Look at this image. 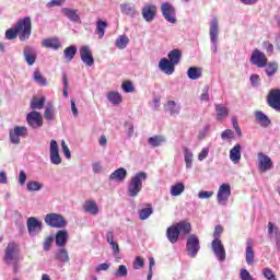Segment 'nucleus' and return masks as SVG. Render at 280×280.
<instances>
[{
	"label": "nucleus",
	"mask_w": 280,
	"mask_h": 280,
	"mask_svg": "<svg viewBox=\"0 0 280 280\" xmlns=\"http://www.w3.org/2000/svg\"><path fill=\"white\" fill-rule=\"evenodd\" d=\"M16 36L20 37V40L24 42L32 36V19L30 18H24L20 20L14 28H9L5 32V38L7 40H14Z\"/></svg>",
	"instance_id": "obj_1"
},
{
	"label": "nucleus",
	"mask_w": 280,
	"mask_h": 280,
	"mask_svg": "<svg viewBox=\"0 0 280 280\" xmlns=\"http://www.w3.org/2000/svg\"><path fill=\"white\" fill-rule=\"evenodd\" d=\"M148 180V173L138 172L132 176L129 180L127 187V194L129 198H137L139 194H141V189H143V183Z\"/></svg>",
	"instance_id": "obj_2"
},
{
	"label": "nucleus",
	"mask_w": 280,
	"mask_h": 280,
	"mask_svg": "<svg viewBox=\"0 0 280 280\" xmlns=\"http://www.w3.org/2000/svg\"><path fill=\"white\" fill-rule=\"evenodd\" d=\"M209 36L212 54H218V36H220V22L218 16H214L209 23Z\"/></svg>",
	"instance_id": "obj_3"
},
{
	"label": "nucleus",
	"mask_w": 280,
	"mask_h": 280,
	"mask_svg": "<svg viewBox=\"0 0 280 280\" xmlns=\"http://www.w3.org/2000/svg\"><path fill=\"white\" fill-rule=\"evenodd\" d=\"M44 221L50 229H65L67 226V220L59 213H48L45 215Z\"/></svg>",
	"instance_id": "obj_4"
},
{
	"label": "nucleus",
	"mask_w": 280,
	"mask_h": 280,
	"mask_svg": "<svg viewBox=\"0 0 280 280\" xmlns=\"http://www.w3.org/2000/svg\"><path fill=\"white\" fill-rule=\"evenodd\" d=\"M19 255L21 250L19 249V244L10 242L4 248L3 261L4 264H12V261H19Z\"/></svg>",
	"instance_id": "obj_5"
},
{
	"label": "nucleus",
	"mask_w": 280,
	"mask_h": 280,
	"mask_svg": "<svg viewBox=\"0 0 280 280\" xmlns=\"http://www.w3.org/2000/svg\"><path fill=\"white\" fill-rule=\"evenodd\" d=\"M186 250L188 254V257H191L195 259V257H198V253L200 250V240L196 234H190L186 242Z\"/></svg>",
	"instance_id": "obj_6"
},
{
	"label": "nucleus",
	"mask_w": 280,
	"mask_h": 280,
	"mask_svg": "<svg viewBox=\"0 0 280 280\" xmlns=\"http://www.w3.org/2000/svg\"><path fill=\"white\" fill-rule=\"evenodd\" d=\"M26 229L31 237H36L43 233V221L35 217H30L26 221Z\"/></svg>",
	"instance_id": "obj_7"
},
{
	"label": "nucleus",
	"mask_w": 280,
	"mask_h": 280,
	"mask_svg": "<svg viewBox=\"0 0 280 280\" xmlns=\"http://www.w3.org/2000/svg\"><path fill=\"white\" fill-rule=\"evenodd\" d=\"M231 198V185L223 183L217 194V202L220 207H226L229 199Z\"/></svg>",
	"instance_id": "obj_8"
},
{
	"label": "nucleus",
	"mask_w": 280,
	"mask_h": 280,
	"mask_svg": "<svg viewBox=\"0 0 280 280\" xmlns=\"http://www.w3.org/2000/svg\"><path fill=\"white\" fill-rule=\"evenodd\" d=\"M249 62L258 69H264L266 65H268V57H266V54H264L261 50L256 48L250 55Z\"/></svg>",
	"instance_id": "obj_9"
},
{
	"label": "nucleus",
	"mask_w": 280,
	"mask_h": 280,
	"mask_svg": "<svg viewBox=\"0 0 280 280\" xmlns=\"http://www.w3.org/2000/svg\"><path fill=\"white\" fill-rule=\"evenodd\" d=\"M26 124L32 128L33 130H38V128H43V114L32 110L26 115Z\"/></svg>",
	"instance_id": "obj_10"
},
{
	"label": "nucleus",
	"mask_w": 280,
	"mask_h": 280,
	"mask_svg": "<svg viewBox=\"0 0 280 280\" xmlns=\"http://www.w3.org/2000/svg\"><path fill=\"white\" fill-rule=\"evenodd\" d=\"M161 12L167 23H172L173 25L176 23V9L170 2L162 3Z\"/></svg>",
	"instance_id": "obj_11"
},
{
	"label": "nucleus",
	"mask_w": 280,
	"mask_h": 280,
	"mask_svg": "<svg viewBox=\"0 0 280 280\" xmlns=\"http://www.w3.org/2000/svg\"><path fill=\"white\" fill-rule=\"evenodd\" d=\"M79 54L83 65L86 67H93V65H95V59L93 58V50H91V46H81Z\"/></svg>",
	"instance_id": "obj_12"
},
{
	"label": "nucleus",
	"mask_w": 280,
	"mask_h": 280,
	"mask_svg": "<svg viewBox=\"0 0 280 280\" xmlns=\"http://www.w3.org/2000/svg\"><path fill=\"white\" fill-rule=\"evenodd\" d=\"M49 154H50V163L52 165H60V163H62V158L60 156V147L58 145V141L50 140Z\"/></svg>",
	"instance_id": "obj_13"
},
{
	"label": "nucleus",
	"mask_w": 280,
	"mask_h": 280,
	"mask_svg": "<svg viewBox=\"0 0 280 280\" xmlns=\"http://www.w3.org/2000/svg\"><path fill=\"white\" fill-rule=\"evenodd\" d=\"M211 248L213 250L214 257H217L219 261L226 260V249H224V245L222 244L221 240H213L211 243Z\"/></svg>",
	"instance_id": "obj_14"
},
{
	"label": "nucleus",
	"mask_w": 280,
	"mask_h": 280,
	"mask_svg": "<svg viewBox=\"0 0 280 280\" xmlns=\"http://www.w3.org/2000/svg\"><path fill=\"white\" fill-rule=\"evenodd\" d=\"M267 103L270 108H273L275 110H279L280 113V90L273 89L270 90V92L267 95Z\"/></svg>",
	"instance_id": "obj_15"
},
{
	"label": "nucleus",
	"mask_w": 280,
	"mask_h": 280,
	"mask_svg": "<svg viewBox=\"0 0 280 280\" xmlns=\"http://www.w3.org/2000/svg\"><path fill=\"white\" fill-rule=\"evenodd\" d=\"M258 170L261 174L272 170V159L264 154V152L258 153Z\"/></svg>",
	"instance_id": "obj_16"
},
{
	"label": "nucleus",
	"mask_w": 280,
	"mask_h": 280,
	"mask_svg": "<svg viewBox=\"0 0 280 280\" xmlns=\"http://www.w3.org/2000/svg\"><path fill=\"white\" fill-rule=\"evenodd\" d=\"M159 69L160 71H162V73H165L166 75H172L174 71H176V66L167 58H162L159 61Z\"/></svg>",
	"instance_id": "obj_17"
},
{
	"label": "nucleus",
	"mask_w": 280,
	"mask_h": 280,
	"mask_svg": "<svg viewBox=\"0 0 280 280\" xmlns=\"http://www.w3.org/2000/svg\"><path fill=\"white\" fill-rule=\"evenodd\" d=\"M69 242V232L67 230H59L55 235V244L57 248H65Z\"/></svg>",
	"instance_id": "obj_18"
},
{
	"label": "nucleus",
	"mask_w": 280,
	"mask_h": 280,
	"mask_svg": "<svg viewBox=\"0 0 280 280\" xmlns=\"http://www.w3.org/2000/svg\"><path fill=\"white\" fill-rule=\"evenodd\" d=\"M142 16L147 23H152L156 16V7L154 4H147L142 9Z\"/></svg>",
	"instance_id": "obj_19"
},
{
	"label": "nucleus",
	"mask_w": 280,
	"mask_h": 280,
	"mask_svg": "<svg viewBox=\"0 0 280 280\" xmlns=\"http://www.w3.org/2000/svg\"><path fill=\"white\" fill-rule=\"evenodd\" d=\"M121 14L129 16V19H136L139 14L137 7L132 3H122L120 4Z\"/></svg>",
	"instance_id": "obj_20"
},
{
	"label": "nucleus",
	"mask_w": 280,
	"mask_h": 280,
	"mask_svg": "<svg viewBox=\"0 0 280 280\" xmlns=\"http://www.w3.org/2000/svg\"><path fill=\"white\" fill-rule=\"evenodd\" d=\"M83 211L90 213V215H97L100 213V207L95 200L89 199L83 203Z\"/></svg>",
	"instance_id": "obj_21"
},
{
	"label": "nucleus",
	"mask_w": 280,
	"mask_h": 280,
	"mask_svg": "<svg viewBox=\"0 0 280 280\" xmlns=\"http://www.w3.org/2000/svg\"><path fill=\"white\" fill-rule=\"evenodd\" d=\"M61 14H63V16H66V19H69L71 21V23H81L80 15L78 14L77 9L62 8Z\"/></svg>",
	"instance_id": "obj_22"
},
{
	"label": "nucleus",
	"mask_w": 280,
	"mask_h": 280,
	"mask_svg": "<svg viewBox=\"0 0 280 280\" xmlns=\"http://www.w3.org/2000/svg\"><path fill=\"white\" fill-rule=\"evenodd\" d=\"M164 110L165 113H168L171 117H177V115H180V105L175 101H167Z\"/></svg>",
	"instance_id": "obj_23"
},
{
	"label": "nucleus",
	"mask_w": 280,
	"mask_h": 280,
	"mask_svg": "<svg viewBox=\"0 0 280 280\" xmlns=\"http://www.w3.org/2000/svg\"><path fill=\"white\" fill-rule=\"evenodd\" d=\"M230 161L234 163V165H237L240 161H242V144L236 143L231 150H230Z\"/></svg>",
	"instance_id": "obj_24"
},
{
	"label": "nucleus",
	"mask_w": 280,
	"mask_h": 280,
	"mask_svg": "<svg viewBox=\"0 0 280 280\" xmlns=\"http://www.w3.org/2000/svg\"><path fill=\"white\" fill-rule=\"evenodd\" d=\"M126 176H128V171L120 167L109 175V180H115V183H124V180H126Z\"/></svg>",
	"instance_id": "obj_25"
},
{
	"label": "nucleus",
	"mask_w": 280,
	"mask_h": 280,
	"mask_svg": "<svg viewBox=\"0 0 280 280\" xmlns=\"http://www.w3.org/2000/svg\"><path fill=\"white\" fill-rule=\"evenodd\" d=\"M267 234L271 242L280 238V230L279 226L272 222L267 224Z\"/></svg>",
	"instance_id": "obj_26"
},
{
	"label": "nucleus",
	"mask_w": 280,
	"mask_h": 280,
	"mask_svg": "<svg viewBox=\"0 0 280 280\" xmlns=\"http://www.w3.org/2000/svg\"><path fill=\"white\" fill-rule=\"evenodd\" d=\"M245 259L247 266H253L255 264V250L253 249V241L247 240V247L245 249Z\"/></svg>",
	"instance_id": "obj_27"
},
{
	"label": "nucleus",
	"mask_w": 280,
	"mask_h": 280,
	"mask_svg": "<svg viewBox=\"0 0 280 280\" xmlns=\"http://www.w3.org/2000/svg\"><path fill=\"white\" fill-rule=\"evenodd\" d=\"M24 59L28 67H32L36 62V50L30 46L24 48Z\"/></svg>",
	"instance_id": "obj_28"
},
{
	"label": "nucleus",
	"mask_w": 280,
	"mask_h": 280,
	"mask_svg": "<svg viewBox=\"0 0 280 280\" xmlns=\"http://www.w3.org/2000/svg\"><path fill=\"white\" fill-rule=\"evenodd\" d=\"M166 237L171 244H176L178 242V237H180V234L178 232V228L176 225H171L166 230Z\"/></svg>",
	"instance_id": "obj_29"
},
{
	"label": "nucleus",
	"mask_w": 280,
	"mask_h": 280,
	"mask_svg": "<svg viewBox=\"0 0 280 280\" xmlns=\"http://www.w3.org/2000/svg\"><path fill=\"white\" fill-rule=\"evenodd\" d=\"M55 259L56 261H59V264H69V252L67 248L60 247L56 253H55Z\"/></svg>",
	"instance_id": "obj_30"
},
{
	"label": "nucleus",
	"mask_w": 280,
	"mask_h": 280,
	"mask_svg": "<svg viewBox=\"0 0 280 280\" xmlns=\"http://www.w3.org/2000/svg\"><path fill=\"white\" fill-rule=\"evenodd\" d=\"M255 118L257 124H259L262 128H268V126L271 124L270 118H268V116L261 110L255 112Z\"/></svg>",
	"instance_id": "obj_31"
},
{
	"label": "nucleus",
	"mask_w": 280,
	"mask_h": 280,
	"mask_svg": "<svg viewBox=\"0 0 280 280\" xmlns=\"http://www.w3.org/2000/svg\"><path fill=\"white\" fill-rule=\"evenodd\" d=\"M264 69L267 78H272L273 75H277V72L279 71V63L277 61H267V65Z\"/></svg>",
	"instance_id": "obj_32"
},
{
	"label": "nucleus",
	"mask_w": 280,
	"mask_h": 280,
	"mask_svg": "<svg viewBox=\"0 0 280 280\" xmlns=\"http://www.w3.org/2000/svg\"><path fill=\"white\" fill-rule=\"evenodd\" d=\"M184 161L186 163V170H191L194 167V152L187 147L183 148Z\"/></svg>",
	"instance_id": "obj_33"
},
{
	"label": "nucleus",
	"mask_w": 280,
	"mask_h": 280,
	"mask_svg": "<svg viewBox=\"0 0 280 280\" xmlns=\"http://www.w3.org/2000/svg\"><path fill=\"white\" fill-rule=\"evenodd\" d=\"M45 96L38 97L34 96L31 101V109L32 110H43L45 108Z\"/></svg>",
	"instance_id": "obj_34"
},
{
	"label": "nucleus",
	"mask_w": 280,
	"mask_h": 280,
	"mask_svg": "<svg viewBox=\"0 0 280 280\" xmlns=\"http://www.w3.org/2000/svg\"><path fill=\"white\" fill-rule=\"evenodd\" d=\"M43 46L46 47L47 49H54L55 51H57V49H60L62 44L58 38L54 37V38L44 39Z\"/></svg>",
	"instance_id": "obj_35"
},
{
	"label": "nucleus",
	"mask_w": 280,
	"mask_h": 280,
	"mask_svg": "<svg viewBox=\"0 0 280 280\" xmlns=\"http://www.w3.org/2000/svg\"><path fill=\"white\" fill-rule=\"evenodd\" d=\"M170 192L171 196H173L174 198L183 196V194H185V184L183 182H179L172 185Z\"/></svg>",
	"instance_id": "obj_36"
},
{
	"label": "nucleus",
	"mask_w": 280,
	"mask_h": 280,
	"mask_svg": "<svg viewBox=\"0 0 280 280\" xmlns=\"http://www.w3.org/2000/svg\"><path fill=\"white\" fill-rule=\"evenodd\" d=\"M175 228H177L179 235H189L191 233V223L186 221H180L175 224Z\"/></svg>",
	"instance_id": "obj_37"
},
{
	"label": "nucleus",
	"mask_w": 280,
	"mask_h": 280,
	"mask_svg": "<svg viewBox=\"0 0 280 280\" xmlns=\"http://www.w3.org/2000/svg\"><path fill=\"white\" fill-rule=\"evenodd\" d=\"M106 27H108V22L104 20H98L96 22L95 34H97L100 39L104 38V35L106 34Z\"/></svg>",
	"instance_id": "obj_38"
},
{
	"label": "nucleus",
	"mask_w": 280,
	"mask_h": 280,
	"mask_svg": "<svg viewBox=\"0 0 280 280\" xmlns=\"http://www.w3.org/2000/svg\"><path fill=\"white\" fill-rule=\"evenodd\" d=\"M165 141V136H153L149 138L148 143L151 145V148H161Z\"/></svg>",
	"instance_id": "obj_39"
},
{
	"label": "nucleus",
	"mask_w": 280,
	"mask_h": 280,
	"mask_svg": "<svg viewBox=\"0 0 280 280\" xmlns=\"http://www.w3.org/2000/svg\"><path fill=\"white\" fill-rule=\"evenodd\" d=\"M75 54H78V46L75 45H71L63 50V57L69 62L75 58Z\"/></svg>",
	"instance_id": "obj_40"
},
{
	"label": "nucleus",
	"mask_w": 280,
	"mask_h": 280,
	"mask_svg": "<svg viewBox=\"0 0 280 280\" xmlns=\"http://www.w3.org/2000/svg\"><path fill=\"white\" fill-rule=\"evenodd\" d=\"M180 58H183V52L178 49H173L168 52V60L175 65V67L180 62Z\"/></svg>",
	"instance_id": "obj_41"
},
{
	"label": "nucleus",
	"mask_w": 280,
	"mask_h": 280,
	"mask_svg": "<svg viewBox=\"0 0 280 280\" xmlns=\"http://www.w3.org/2000/svg\"><path fill=\"white\" fill-rule=\"evenodd\" d=\"M107 100L114 106H119V104H121V94L119 92L112 91L107 94Z\"/></svg>",
	"instance_id": "obj_42"
},
{
	"label": "nucleus",
	"mask_w": 280,
	"mask_h": 280,
	"mask_svg": "<svg viewBox=\"0 0 280 280\" xmlns=\"http://www.w3.org/2000/svg\"><path fill=\"white\" fill-rule=\"evenodd\" d=\"M189 80H198L202 78V71L197 67H190L187 71Z\"/></svg>",
	"instance_id": "obj_43"
},
{
	"label": "nucleus",
	"mask_w": 280,
	"mask_h": 280,
	"mask_svg": "<svg viewBox=\"0 0 280 280\" xmlns=\"http://www.w3.org/2000/svg\"><path fill=\"white\" fill-rule=\"evenodd\" d=\"M130 43V38L126 35H120L115 43V46L117 49H126L128 47V44Z\"/></svg>",
	"instance_id": "obj_44"
},
{
	"label": "nucleus",
	"mask_w": 280,
	"mask_h": 280,
	"mask_svg": "<svg viewBox=\"0 0 280 280\" xmlns=\"http://www.w3.org/2000/svg\"><path fill=\"white\" fill-rule=\"evenodd\" d=\"M215 110L218 119H224V117H229V108H226V106L222 104H217Z\"/></svg>",
	"instance_id": "obj_45"
},
{
	"label": "nucleus",
	"mask_w": 280,
	"mask_h": 280,
	"mask_svg": "<svg viewBox=\"0 0 280 280\" xmlns=\"http://www.w3.org/2000/svg\"><path fill=\"white\" fill-rule=\"evenodd\" d=\"M33 80L36 82V84H39V86H47V79H45V77H43L38 70L34 71Z\"/></svg>",
	"instance_id": "obj_46"
},
{
	"label": "nucleus",
	"mask_w": 280,
	"mask_h": 280,
	"mask_svg": "<svg viewBox=\"0 0 280 280\" xmlns=\"http://www.w3.org/2000/svg\"><path fill=\"white\" fill-rule=\"evenodd\" d=\"M26 189L28 191H40V189H43V183L37 180L27 182Z\"/></svg>",
	"instance_id": "obj_47"
},
{
	"label": "nucleus",
	"mask_w": 280,
	"mask_h": 280,
	"mask_svg": "<svg viewBox=\"0 0 280 280\" xmlns=\"http://www.w3.org/2000/svg\"><path fill=\"white\" fill-rule=\"evenodd\" d=\"M152 213H154V210L152 209V207L143 208L138 212L140 220H148V218H150Z\"/></svg>",
	"instance_id": "obj_48"
},
{
	"label": "nucleus",
	"mask_w": 280,
	"mask_h": 280,
	"mask_svg": "<svg viewBox=\"0 0 280 280\" xmlns=\"http://www.w3.org/2000/svg\"><path fill=\"white\" fill-rule=\"evenodd\" d=\"M14 135L18 137H22V139H25L27 137V127L25 126H15L13 129Z\"/></svg>",
	"instance_id": "obj_49"
},
{
	"label": "nucleus",
	"mask_w": 280,
	"mask_h": 280,
	"mask_svg": "<svg viewBox=\"0 0 280 280\" xmlns=\"http://www.w3.org/2000/svg\"><path fill=\"white\" fill-rule=\"evenodd\" d=\"M54 105H47L44 112V119H46L47 121H54Z\"/></svg>",
	"instance_id": "obj_50"
},
{
	"label": "nucleus",
	"mask_w": 280,
	"mask_h": 280,
	"mask_svg": "<svg viewBox=\"0 0 280 280\" xmlns=\"http://www.w3.org/2000/svg\"><path fill=\"white\" fill-rule=\"evenodd\" d=\"M125 128L128 139H132V137H135V125H132L130 121H127L125 122Z\"/></svg>",
	"instance_id": "obj_51"
},
{
	"label": "nucleus",
	"mask_w": 280,
	"mask_h": 280,
	"mask_svg": "<svg viewBox=\"0 0 280 280\" xmlns=\"http://www.w3.org/2000/svg\"><path fill=\"white\" fill-rule=\"evenodd\" d=\"M54 244V236H47L45 240H44V243H43V248L45 250V253L51 250V245Z\"/></svg>",
	"instance_id": "obj_52"
},
{
	"label": "nucleus",
	"mask_w": 280,
	"mask_h": 280,
	"mask_svg": "<svg viewBox=\"0 0 280 280\" xmlns=\"http://www.w3.org/2000/svg\"><path fill=\"white\" fill-rule=\"evenodd\" d=\"M121 89L125 93H135V85L131 83V81H125L121 84Z\"/></svg>",
	"instance_id": "obj_53"
},
{
	"label": "nucleus",
	"mask_w": 280,
	"mask_h": 280,
	"mask_svg": "<svg viewBox=\"0 0 280 280\" xmlns=\"http://www.w3.org/2000/svg\"><path fill=\"white\" fill-rule=\"evenodd\" d=\"M213 191L209 190H201L198 192L199 200H209L210 198H213Z\"/></svg>",
	"instance_id": "obj_54"
},
{
	"label": "nucleus",
	"mask_w": 280,
	"mask_h": 280,
	"mask_svg": "<svg viewBox=\"0 0 280 280\" xmlns=\"http://www.w3.org/2000/svg\"><path fill=\"white\" fill-rule=\"evenodd\" d=\"M115 277H128V268L125 265H120L115 271Z\"/></svg>",
	"instance_id": "obj_55"
},
{
	"label": "nucleus",
	"mask_w": 280,
	"mask_h": 280,
	"mask_svg": "<svg viewBox=\"0 0 280 280\" xmlns=\"http://www.w3.org/2000/svg\"><path fill=\"white\" fill-rule=\"evenodd\" d=\"M262 275H264L265 279H267V280H277L275 272H272V269H270V268H264Z\"/></svg>",
	"instance_id": "obj_56"
},
{
	"label": "nucleus",
	"mask_w": 280,
	"mask_h": 280,
	"mask_svg": "<svg viewBox=\"0 0 280 280\" xmlns=\"http://www.w3.org/2000/svg\"><path fill=\"white\" fill-rule=\"evenodd\" d=\"M9 139H10L11 143H13L14 145H19V143H21L20 136L14 133L13 129L10 130V132H9Z\"/></svg>",
	"instance_id": "obj_57"
},
{
	"label": "nucleus",
	"mask_w": 280,
	"mask_h": 280,
	"mask_svg": "<svg viewBox=\"0 0 280 280\" xmlns=\"http://www.w3.org/2000/svg\"><path fill=\"white\" fill-rule=\"evenodd\" d=\"M240 279L241 280H255L247 269H241Z\"/></svg>",
	"instance_id": "obj_58"
},
{
	"label": "nucleus",
	"mask_w": 280,
	"mask_h": 280,
	"mask_svg": "<svg viewBox=\"0 0 280 280\" xmlns=\"http://www.w3.org/2000/svg\"><path fill=\"white\" fill-rule=\"evenodd\" d=\"M108 244L113 250L114 257H118L119 256V243H117V241H112Z\"/></svg>",
	"instance_id": "obj_59"
},
{
	"label": "nucleus",
	"mask_w": 280,
	"mask_h": 280,
	"mask_svg": "<svg viewBox=\"0 0 280 280\" xmlns=\"http://www.w3.org/2000/svg\"><path fill=\"white\" fill-rule=\"evenodd\" d=\"M249 81L252 83V86H260L261 84V78H259V74H252L249 78Z\"/></svg>",
	"instance_id": "obj_60"
},
{
	"label": "nucleus",
	"mask_w": 280,
	"mask_h": 280,
	"mask_svg": "<svg viewBox=\"0 0 280 280\" xmlns=\"http://www.w3.org/2000/svg\"><path fill=\"white\" fill-rule=\"evenodd\" d=\"M61 150L66 156V159H71V150H69V145L65 140L61 141Z\"/></svg>",
	"instance_id": "obj_61"
},
{
	"label": "nucleus",
	"mask_w": 280,
	"mask_h": 280,
	"mask_svg": "<svg viewBox=\"0 0 280 280\" xmlns=\"http://www.w3.org/2000/svg\"><path fill=\"white\" fill-rule=\"evenodd\" d=\"M143 266H144L143 258L137 256L135 261H133V269L135 270H141V268H143Z\"/></svg>",
	"instance_id": "obj_62"
},
{
	"label": "nucleus",
	"mask_w": 280,
	"mask_h": 280,
	"mask_svg": "<svg viewBox=\"0 0 280 280\" xmlns=\"http://www.w3.org/2000/svg\"><path fill=\"white\" fill-rule=\"evenodd\" d=\"M262 48L267 51L269 56H272L275 51V46L270 42H264Z\"/></svg>",
	"instance_id": "obj_63"
},
{
	"label": "nucleus",
	"mask_w": 280,
	"mask_h": 280,
	"mask_svg": "<svg viewBox=\"0 0 280 280\" xmlns=\"http://www.w3.org/2000/svg\"><path fill=\"white\" fill-rule=\"evenodd\" d=\"M222 233H224L222 225H217L213 232V240H220V235H222Z\"/></svg>",
	"instance_id": "obj_64"
}]
</instances>
